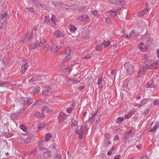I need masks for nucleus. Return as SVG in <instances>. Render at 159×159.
Masks as SVG:
<instances>
[{
    "label": "nucleus",
    "instance_id": "nucleus-63",
    "mask_svg": "<svg viewBox=\"0 0 159 159\" xmlns=\"http://www.w3.org/2000/svg\"><path fill=\"white\" fill-rule=\"evenodd\" d=\"M144 14V12H143V11H141L138 13V15L139 16L142 17L143 16Z\"/></svg>",
    "mask_w": 159,
    "mask_h": 159
},
{
    "label": "nucleus",
    "instance_id": "nucleus-15",
    "mask_svg": "<svg viewBox=\"0 0 159 159\" xmlns=\"http://www.w3.org/2000/svg\"><path fill=\"white\" fill-rule=\"evenodd\" d=\"M50 148L52 149V155H55L57 154V153L58 152L59 148H56L55 147V145L53 144L52 146H50Z\"/></svg>",
    "mask_w": 159,
    "mask_h": 159
},
{
    "label": "nucleus",
    "instance_id": "nucleus-56",
    "mask_svg": "<svg viewBox=\"0 0 159 159\" xmlns=\"http://www.w3.org/2000/svg\"><path fill=\"white\" fill-rule=\"evenodd\" d=\"M145 86L147 88H152V83H148L146 84Z\"/></svg>",
    "mask_w": 159,
    "mask_h": 159
},
{
    "label": "nucleus",
    "instance_id": "nucleus-16",
    "mask_svg": "<svg viewBox=\"0 0 159 159\" xmlns=\"http://www.w3.org/2000/svg\"><path fill=\"white\" fill-rule=\"evenodd\" d=\"M147 70L144 67V66L140 68L138 73V77H140L143 75L144 74Z\"/></svg>",
    "mask_w": 159,
    "mask_h": 159
},
{
    "label": "nucleus",
    "instance_id": "nucleus-44",
    "mask_svg": "<svg viewBox=\"0 0 159 159\" xmlns=\"http://www.w3.org/2000/svg\"><path fill=\"white\" fill-rule=\"evenodd\" d=\"M49 109L46 106L43 107H42V111L43 112L47 113L48 112Z\"/></svg>",
    "mask_w": 159,
    "mask_h": 159
},
{
    "label": "nucleus",
    "instance_id": "nucleus-29",
    "mask_svg": "<svg viewBox=\"0 0 159 159\" xmlns=\"http://www.w3.org/2000/svg\"><path fill=\"white\" fill-rule=\"evenodd\" d=\"M135 133V130L134 129L133 127H132L130 130L126 133L129 134V135H130L131 137L133 136V135Z\"/></svg>",
    "mask_w": 159,
    "mask_h": 159
},
{
    "label": "nucleus",
    "instance_id": "nucleus-4",
    "mask_svg": "<svg viewBox=\"0 0 159 159\" xmlns=\"http://www.w3.org/2000/svg\"><path fill=\"white\" fill-rule=\"evenodd\" d=\"M124 67L126 69V73L128 74H131L134 71V65L129 62L125 63Z\"/></svg>",
    "mask_w": 159,
    "mask_h": 159
},
{
    "label": "nucleus",
    "instance_id": "nucleus-61",
    "mask_svg": "<svg viewBox=\"0 0 159 159\" xmlns=\"http://www.w3.org/2000/svg\"><path fill=\"white\" fill-rule=\"evenodd\" d=\"M7 23V21H3L1 25L0 26L1 27H2V29L5 26Z\"/></svg>",
    "mask_w": 159,
    "mask_h": 159
},
{
    "label": "nucleus",
    "instance_id": "nucleus-35",
    "mask_svg": "<svg viewBox=\"0 0 159 159\" xmlns=\"http://www.w3.org/2000/svg\"><path fill=\"white\" fill-rule=\"evenodd\" d=\"M111 43L110 41H106L105 40H104L102 43V44L104 46L105 48H106L109 46Z\"/></svg>",
    "mask_w": 159,
    "mask_h": 159
},
{
    "label": "nucleus",
    "instance_id": "nucleus-1",
    "mask_svg": "<svg viewBox=\"0 0 159 159\" xmlns=\"http://www.w3.org/2000/svg\"><path fill=\"white\" fill-rule=\"evenodd\" d=\"M144 63L145 65H144V67L147 70L157 69L159 66V62H154L152 60H149L148 61H146Z\"/></svg>",
    "mask_w": 159,
    "mask_h": 159
},
{
    "label": "nucleus",
    "instance_id": "nucleus-17",
    "mask_svg": "<svg viewBox=\"0 0 159 159\" xmlns=\"http://www.w3.org/2000/svg\"><path fill=\"white\" fill-rule=\"evenodd\" d=\"M98 111V110H96V109H95L94 111H93L92 113V117H89V121H90L92 119H94L96 118V117L97 116Z\"/></svg>",
    "mask_w": 159,
    "mask_h": 159
},
{
    "label": "nucleus",
    "instance_id": "nucleus-12",
    "mask_svg": "<svg viewBox=\"0 0 159 159\" xmlns=\"http://www.w3.org/2000/svg\"><path fill=\"white\" fill-rule=\"evenodd\" d=\"M59 122H62L66 118V117L64 113L60 112L58 117Z\"/></svg>",
    "mask_w": 159,
    "mask_h": 159
},
{
    "label": "nucleus",
    "instance_id": "nucleus-47",
    "mask_svg": "<svg viewBox=\"0 0 159 159\" xmlns=\"http://www.w3.org/2000/svg\"><path fill=\"white\" fill-rule=\"evenodd\" d=\"M33 78H34V81L40 80L42 79L41 76L39 75L35 76L34 77H33Z\"/></svg>",
    "mask_w": 159,
    "mask_h": 159
},
{
    "label": "nucleus",
    "instance_id": "nucleus-53",
    "mask_svg": "<svg viewBox=\"0 0 159 159\" xmlns=\"http://www.w3.org/2000/svg\"><path fill=\"white\" fill-rule=\"evenodd\" d=\"M44 123H40L38 125V128L39 129H41L42 128H44Z\"/></svg>",
    "mask_w": 159,
    "mask_h": 159
},
{
    "label": "nucleus",
    "instance_id": "nucleus-64",
    "mask_svg": "<svg viewBox=\"0 0 159 159\" xmlns=\"http://www.w3.org/2000/svg\"><path fill=\"white\" fill-rule=\"evenodd\" d=\"M42 8L44 9L48 10L49 8L48 7L46 6L45 5L43 4H42L41 6Z\"/></svg>",
    "mask_w": 159,
    "mask_h": 159
},
{
    "label": "nucleus",
    "instance_id": "nucleus-48",
    "mask_svg": "<svg viewBox=\"0 0 159 159\" xmlns=\"http://www.w3.org/2000/svg\"><path fill=\"white\" fill-rule=\"evenodd\" d=\"M18 141V142L20 143H21L23 144H25L26 142L25 141L24 139H19Z\"/></svg>",
    "mask_w": 159,
    "mask_h": 159
},
{
    "label": "nucleus",
    "instance_id": "nucleus-14",
    "mask_svg": "<svg viewBox=\"0 0 159 159\" xmlns=\"http://www.w3.org/2000/svg\"><path fill=\"white\" fill-rule=\"evenodd\" d=\"M75 131V133L76 134H80V133H84V127L82 126H79Z\"/></svg>",
    "mask_w": 159,
    "mask_h": 159
},
{
    "label": "nucleus",
    "instance_id": "nucleus-39",
    "mask_svg": "<svg viewBox=\"0 0 159 159\" xmlns=\"http://www.w3.org/2000/svg\"><path fill=\"white\" fill-rule=\"evenodd\" d=\"M158 125H157L156 123H155V124L153 128V129H151L149 131L150 132H155L157 129L158 128Z\"/></svg>",
    "mask_w": 159,
    "mask_h": 159
},
{
    "label": "nucleus",
    "instance_id": "nucleus-19",
    "mask_svg": "<svg viewBox=\"0 0 159 159\" xmlns=\"http://www.w3.org/2000/svg\"><path fill=\"white\" fill-rule=\"evenodd\" d=\"M131 137L130 135H129L127 133H125L122 137V142H125L127 139H129Z\"/></svg>",
    "mask_w": 159,
    "mask_h": 159
},
{
    "label": "nucleus",
    "instance_id": "nucleus-55",
    "mask_svg": "<svg viewBox=\"0 0 159 159\" xmlns=\"http://www.w3.org/2000/svg\"><path fill=\"white\" fill-rule=\"evenodd\" d=\"M118 0H108L109 2L115 5H117Z\"/></svg>",
    "mask_w": 159,
    "mask_h": 159
},
{
    "label": "nucleus",
    "instance_id": "nucleus-24",
    "mask_svg": "<svg viewBox=\"0 0 159 159\" xmlns=\"http://www.w3.org/2000/svg\"><path fill=\"white\" fill-rule=\"evenodd\" d=\"M52 135L50 133H47L45 135L44 139L45 141L46 142H48L49 141L50 139L52 138Z\"/></svg>",
    "mask_w": 159,
    "mask_h": 159
},
{
    "label": "nucleus",
    "instance_id": "nucleus-41",
    "mask_svg": "<svg viewBox=\"0 0 159 159\" xmlns=\"http://www.w3.org/2000/svg\"><path fill=\"white\" fill-rule=\"evenodd\" d=\"M125 0H118L117 2V5H121L125 3Z\"/></svg>",
    "mask_w": 159,
    "mask_h": 159
},
{
    "label": "nucleus",
    "instance_id": "nucleus-2",
    "mask_svg": "<svg viewBox=\"0 0 159 159\" xmlns=\"http://www.w3.org/2000/svg\"><path fill=\"white\" fill-rule=\"evenodd\" d=\"M33 29H32L31 30L28 31L27 33L20 39V41L21 43H24L30 40L33 34Z\"/></svg>",
    "mask_w": 159,
    "mask_h": 159
},
{
    "label": "nucleus",
    "instance_id": "nucleus-20",
    "mask_svg": "<svg viewBox=\"0 0 159 159\" xmlns=\"http://www.w3.org/2000/svg\"><path fill=\"white\" fill-rule=\"evenodd\" d=\"M8 14L7 12H5L2 15L1 19L3 21H7V19L8 18Z\"/></svg>",
    "mask_w": 159,
    "mask_h": 159
},
{
    "label": "nucleus",
    "instance_id": "nucleus-38",
    "mask_svg": "<svg viewBox=\"0 0 159 159\" xmlns=\"http://www.w3.org/2000/svg\"><path fill=\"white\" fill-rule=\"evenodd\" d=\"M66 52L63 53V55H68V54L70 52V49L69 47H67L65 49Z\"/></svg>",
    "mask_w": 159,
    "mask_h": 159
},
{
    "label": "nucleus",
    "instance_id": "nucleus-11",
    "mask_svg": "<svg viewBox=\"0 0 159 159\" xmlns=\"http://www.w3.org/2000/svg\"><path fill=\"white\" fill-rule=\"evenodd\" d=\"M53 35L57 38H62L64 36V33L59 30L55 31Z\"/></svg>",
    "mask_w": 159,
    "mask_h": 159
},
{
    "label": "nucleus",
    "instance_id": "nucleus-9",
    "mask_svg": "<svg viewBox=\"0 0 159 159\" xmlns=\"http://www.w3.org/2000/svg\"><path fill=\"white\" fill-rule=\"evenodd\" d=\"M53 92V90L48 87L44 88L43 91V94L45 96H47Z\"/></svg>",
    "mask_w": 159,
    "mask_h": 159
},
{
    "label": "nucleus",
    "instance_id": "nucleus-26",
    "mask_svg": "<svg viewBox=\"0 0 159 159\" xmlns=\"http://www.w3.org/2000/svg\"><path fill=\"white\" fill-rule=\"evenodd\" d=\"M129 82V80L127 79H125L122 83V86L124 88H126L128 86V83Z\"/></svg>",
    "mask_w": 159,
    "mask_h": 159
},
{
    "label": "nucleus",
    "instance_id": "nucleus-37",
    "mask_svg": "<svg viewBox=\"0 0 159 159\" xmlns=\"http://www.w3.org/2000/svg\"><path fill=\"white\" fill-rule=\"evenodd\" d=\"M39 43L40 47L44 45L46 43L45 40L44 38H41L40 41Z\"/></svg>",
    "mask_w": 159,
    "mask_h": 159
},
{
    "label": "nucleus",
    "instance_id": "nucleus-36",
    "mask_svg": "<svg viewBox=\"0 0 159 159\" xmlns=\"http://www.w3.org/2000/svg\"><path fill=\"white\" fill-rule=\"evenodd\" d=\"M51 20L53 22V23L56 25V22L58 21L57 19L56 18V16L54 15H52Z\"/></svg>",
    "mask_w": 159,
    "mask_h": 159
},
{
    "label": "nucleus",
    "instance_id": "nucleus-22",
    "mask_svg": "<svg viewBox=\"0 0 159 159\" xmlns=\"http://www.w3.org/2000/svg\"><path fill=\"white\" fill-rule=\"evenodd\" d=\"M53 4L54 7L57 8H60L61 7H62L63 3L62 2H54L53 3Z\"/></svg>",
    "mask_w": 159,
    "mask_h": 159
},
{
    "label": "nucleus",
    "instance_id": "nucleus-27",
    "mask_svg": "<svg viewBox=\"0 0 159 159\" xmlns=\"http://www.w3.org/2000/svg\"><path fill=\"white\" fill-rule=\"evenodd\" d=\"M139 32L133 30L130 33L129 35L130 37L132 36L136 37L139 35Z\"/></svg>",
    "mask_w": 159,
    "mask_h": 159
},
{
    "label": "nucleus",
    "instance_id": "nucleus-60",
    "mask_svg": "<svg viewBox=\"0 0 159 159\" xmlns=\"http://www.w3.org/2000/svg\"><path fill=\"white\" fill-rule=\"evenodd\" d=\"M7 23V21H3L1 25L0 26L1 27H2V29L5 26Z\"/></svg>",
    "mask_w": 159,
    "mask_h": 159
},
{
    "label": "nucleus",
    "instance_id": "nucleus-43",
    "mask_svg": "<svg viewBox=\"0 0 159 159\" xmlns=\"http://www.w3.org/2000/svg\"><path fill=\"white\" fill-rule=\"evenodd\" d=\"M102 48V44H99L97 45L96 48L95 50L97 51H100Z\"/></svg>",
    "mask_w": 159,
    "mask_h": 159
},
{
    "label": "nucleus",
    "instance_id": "nucleus-62",
    "mask_svg": "<svg viewBox=\"0 0 159 159\" xmlns=\"http://www.w3.org/2000/svg\"><path fill=\"white\" fill-rule=\"evenodd\" d=\"M7 23V21H3L1 25L0 26L1 27H2V29L5 26Z\"/></svg>",
    "mask_w": 159,
    "mask_h": 159
},
{
    "label": "nucleus",
    "instance_id": "nucleus-8",
    "mask_svg": "<svg viewBox=\"0 0 159 159\" xmlns=\"http://www.w3.org/2000/svg\"><path fill=\"white\" fill-rule=\"evenodd\" d=\"M24 111V110L22 109L18 112H16L15 113L11 114V119L13 120V121H14L15 120L17 119L18 116L19 114L23 113Z\"/></svg>",
    "mask_w": 159,
    "mask_h": 159
},
{
    "label": "nucleus",
    "instance_id": "nucleus-49",
    "mask_svg": "<svg viewBox=\"0 0 159 159\" xmlns=\"http://www.w3.org/2000/svg\"><path fill=\"white\" fill-rule=\"evenodd\" d=\"M148 49L147 46L145 45L144 47H141L140 48V50L142 51L145 52Z\"/></svg>",
    "mask_w": 159,
    "mask_h": 159
},
{
    "label": "nucleus",
    "instance_id": "nucleus-31",
    "mask_svg": "<svg viewBox=\"0 0 159 159\" xmlns=\"http://www.w3.org/2000/svg\"><path fill=\"white\" fill-rule=\"evenodd\" d=\"M71 126L72 127L76 126L78 125V121L75 120L74 119H71Z\"/></svg>",
    "mask_w": 159,
    "mask_h": 159
},
{
    "label": "nucleus",
    "instance_id": "nucleus-57",
    "mask_svg": "<svg viewBox=\"0 0 159 159\" xmlns=\"http://www.w3.org/2000/svg\"><path fill=\"white\" fill-rule=\"evenodd\" d=\"M72 107H73V105H72L71 107H69L68 108H67L66 110L67 112L68 113H71L72 111V110L73 109V108H72Z\"/></svg>",
    "mask_w": 159,
    "mask_h": 159
},
{
    "label": "nucleus",
    "instance_id": "nucleus-42",
    "mask_svg": "<svg viewBox=\"0 0 159 159\" xmlns=\"http://www.w3.org/2000/svg\"><path fill=\"white\" fill-rule=\"evenodd\" d=\"M76 28L73 25H70L69 26V29L71 31L74 32L76 30Z\"/></svg>",
    "mask_w": 159,
    "mask_h": 159
},
{
    "label": "nucleus",
    "instance_id": "nucleus-40",
    "mask_svg": "<svg viewBox=\"0 0 159 159\" xmlns=\"http://www.w3.org/2000/svg\"><path fill=\"white\" fill-rule=\"evenodd\" d=\"M38 151L37 148H35L34 150L31 152V155H32L34 154V155H36L37 154H38Z\"/></svg>",
    "mask_w": 159,
    "mask_h": 159
},
{
    "label": "nucleus",
    "instance_id": "nucleus-5",
    "mask_svg": "<svg viewBox=\"0 0 159 159\" xmlns=\"http://www.w3.org/2000/svg\"><path fill=\"white\" fill-rule=\"evenodd\" d=\"M33 102V99L30 97H25L20 98V102L23 105H31Z\"/></svg>",
    "mask_w": 159,
    "mask_h": 159
},
{
    "label": "nucleus",
    "instance_id": "nucleus-21",
    "mask_svg": "<svg viewBox=\"0 0 159 159\" xmlns=\"http://www.w3.org/2000/svg\"><path fill=\"white\" fill-rule=\"evenodd\" d=\"M39 44V41L37 40L34 42L32 43L31 46V48L33 49L36 47H40Z\"/></svg>",
    "mask_w": 159,
    "mask_h": 159
},
{
    "label": "nucleus",
    "instance_id": "nucleus-54",
    "mask_svg": "<svg viewBox=\"0 0 159 159\" xmlns=\"http://www.w3.org/2000/svg\"><path fill=\"white\" fill-rule=\"evenodd\" d=\"M62 157L60 153L57 154L53 159H62Z\"/></svg>",
    "mask_w": 159,
    "mask_h": 159
},
{
    "label": "nucleus",
    "instance_id": "nucleus-18",
    "mask_svg": "<svg viewBox=\"0 0 159 159\" xmlns=\"http://www.w3.org/2000/svg\"><path fill=\"white\" fill-rule=\"evenodd\" d=\"M28 65L27 63H25L21 67V72L22 74L25 73L26 70L27 69Z\"/></svg>",
    "mask_w": 159,
    "mask_h": 159
},
{
    "label": "nucleus",
    "instance_id": "nucleus-32",
    "mask_svg": "<svg viewBox=\"0 0 159 159\" xmlns=\"http://www.w3.org/2000/svg\"><path fill=\"white\" fill-rule=\"evenodd\" d=\"M145 40H146V41H145V42L146 43L147 46H151L152 45V43L151 40V39H149L148 37H146Z\"/></svg>",
    "mask_w": 159,
    "mask_h": 159
},
{
    "label": "nucleus",
    "instance_id": "nucleus-34",
    "mask_svg": "<svg viewBox=\"0 0 159 159\" xmlns=\"http://www.w3.org/2000/svg\"><path fill=\"white\" fill-rule=\"evenodd\" d=\"M40 89V88L39 86H37L36 87L34 88L33 90L34 94H36L39 92Z\"/></svg>",
    "mask_w": 159,
    "mask_h": 159
},
{
    "label": "nucleus",
    "instance_id": "nucleus-10",
    "mask_svg": "<svg viewBox=\"0 0 159 159\" xmlns=\"http://www.w3.org/2000/svg\"><path fill=\"white\" fill-rule=\"evenodd\" d=\"M78 20L80 21H88L90 19L89 16L86 15H83L79 16L77 17Z\"/></svg>",
    "mask_w": 159,
    "mask_h": 159
},
{
    "label": "nucleus",
    "instance_id": "nucleus-3",
    "mask_svg": "<svg viewBox=\"0 0 159 159\" xmlns=\"http://www.w3.org/2000/svg\"><path fill=\"white\" fill-rule=\"evenodd\" d=\"M43 155H39L37 157L38 159H48L52 157V154L51 151L47 149L43 151Z\"/></svg>",
    "mask_w": 159,
    "mask_h": 159
},
{
    "label": "nucleus",
    "instance_id": "nucleus-50",
    "mask_svg": "<svg viewBox=\"0 0 159 159\" xmlns=\"http://www.w3.org/2000/svg\"><path fill=\"white\" fill-rule=\"evenodd\" d=\"M85 6H83L81 7H80L78 9L79 12L80 13L84 12L85 10Z\"/></svg>",
    "mask_w": 159,
    "mask_h": 159
},
{
    "label": "nucleus",
    "instance_id": "nucleus-23",
    "mask_svg": "<svg viewBox=\"0 0 159 159\" xmlns=\"http://www.w3.org/2000/svg\"><path fill=\"white\" fill-rule=\"evenodd\" d=\"M90 31L88 29H86L84 30L82 32V34L83 36L84 37H87L89 36V35L90 34Z\"/></svg>",
    "mask_w": 159,
    "mask_h": 159
},
{
    "label": "nucleus",
    "instance_id": "nucleus-13",
    "mask_svg": "<svg viewBox=\"0 0 159 159\" xmlns=\"http://www.w3.org/2000/svg\"><path fill=\"white\" fill-rule=\"evenodd\" d=\"M71 58V56L70 54H69L67 56H66L63 59L62 62V64L61 66V67L62 68L65 65V63L69 60Z\"/></svg>",
    "mask_w": 159,
    "mask_h": 159
},
{
    "label": "nucleus",
    "instance_id": "nucleus-28",
    "mask_svg": "<svg viewBox=\"0 0 159 159\" xmlns=\"http://www.w3.org/2000/svg\"><path fill=\"white\" fill-rule=\"evenodd\" d=\"M102 78L101 77H100L98 80L97 84L99 85V88H102Z\"/></svg>",
    "mask_w": 159,
    "mask_h": 159
},
{
    "label": "nucleus",
    "instance_id": "nucleus-58",
    "mask_svg": "<svg viewBox=\"0 0 159 159\" xmlns=\"http://www.w3.org/2000/svg\"><path fill=\"white\" fill-rule=\"evenodd\" d=\"M24 139L26 142L25 144H28L31 140L30 138L29 137H27L26 138H25Z\"/></svg>",
    "mask_w": 159,
    "mask_h": 159
},
{
    "label": "nucleus",
    "instance_id": "nucleus-46",
    "mask_svg": "<svg viewBox=\"0 0 159 159\" xmlns=\"http://www.w3.org/2000/svg\"><path fill=\"white\" fill-rule=\"evenodd\" d=\"M148 55L147 54H144L143 56V59L144 61V62L146 61H148L149 60H150L148 58Z\"/></svg>",
    "mask_w": 159,
    "mask_h": 159
},
{
    "label": "nucleus",
    "instance_id": "nucleus-51",
    "mask_svg": "<svg viewBox=\"0 0 159 159\" xmlns=\"http://www.w3.org/2000/svg\"><path fill=\"white\" fill-rule=\"evenodd\" d=\"M27 9L29 10L31 13H33L34 10L32 7L30 6H28L27 7Z\"/></svg>",
    "mask_w": 159,
    "mask_h": 159
},
{
    "label": "nucleus",
    "instance_id": "nucleus-59",
    "mask_svg": "<svg viewBox=\"0 0 159 159\" xmlns=\"http://www.w3.org/2000/svg\"><path fill=\"white\" fill-rule=\"evenodd\" d=\"M62 8H65L66 9H69L70 8V6L69 5H67L63 3L62 5Z\"/></svg>",
    "mask_w": 159,
    "mask_h": 159
},
{
    "label": "nucleus",
    "instance_id": "nucleus-7",
    "mask_svg": "<svg viewBox=\"0 0 159 159\" xmlns=\"http://www.w3.org/2000/svg\"><path fill=\"white\" fill-rule=\"evenodd\" d=\"M59 43H57L56 44H53L50 48V50L52 52H56L58 51L63 45L62 43H60V45H59Z\"/></svg>",
    "mask_w": 159,
    "mask_h": 159
},
{
    "label": "nucleus",
    "instance_id": "nucleus-6",
    "mask_svg": "<svg viewBox=\"0 0 159 159\" xmlns=\"http://www.w3.org/2000/svg\"><path fill=\"white\" fill-rule=\"evenodd\" d=\"M37 145L39 150L44 151L47 149L45 148V144L44 140L43 139H41L37 142Z\"/></svg>",
    "mask_w": 159,
    "mask_h": 159
},
{
    "label": "nucleus",
    "instance_id": "nucleus-45",
    "mask_svg": "<svg viewBox=\"0 0 159 159\" xmlns=\"http://www.w3.org/2000/svg\"><path fill=\"white\" fill-rule=\"evenodd\" d=\"M40 104V102L39 101H36L34 104L32 105V108L34 109L36 108L37 106Z\"/></svg>",
    "mask_w": 159,
    "mask_h": 159
},
{
    "label": "nucleus",
    "instance_id": "nucleus-33",
    "mask_svg": "<svg viewBox=\"0 0 159 159\" xmlns=\"http://www.w3.org/2000/svg\"><path fill=\"white\" fill-rule=\"evenodd\" d=\"M124 119V117H119L116 119V122L117 124L120 123L123 121Z\"/></svg>",
    "mask_w": 159,
    "mask_h": 159
},
{
    "label": "nucleus",
    "instance_id": "nucleus-30",
    "mask_svg": "<svg viewBox=\"0 0 159 159\" xmlns=\"http://www.w3.org/2000/svg\"><path fill=\"white\" fill-rule=\"evenodd\" d=\"M43 113V112L42 113L39 112H37L36 114V117L38 118L44 117L45 115Z\"/></svg>",
    "mask_w": 159,
    "mask_h": 159
},
{
    "label": "nucleus",
    "instance_id": "nucleus-25",
    "mask_svg": "<svg viewBox=\"0 0 159 159\" xmlns=\"http://www.w3.org/2000/svg\"><path fill=\"white\" fill-rule=\"evenodd\" d=\"M148 99L145 98L141 101L140 104H138L139 107L143 106V105L145 104L147 102Z\"/></svg>",
    "mask_w": 159,
    "mask_h": 159
},
{
    "label": "nucleus",
    "instance_id": "nucleus-52",
    "mask_svg": "<svg viewBox=\"0 0 159 159\" xmlns=\"http://www.w3.org/2000/svg\"><path fill=\"white\" fill-rule=\"evenodd\" d=\"M20 129L23 131H27V129L24 125H20Z\"/></svg>",
    "mask_w": 159,
    "mask_h": 159
}]
</instances>
